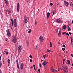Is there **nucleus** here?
Here are the masks:
<instances>
[{
  "instance_id": "nucleus-33",
  "label": "nucleus",
  "mask_w": 73,
  "mask_h": 73,
  "mask_svg": "<svg viewBox=\"0 0 73 73\" xmlns=\"http://www.w3.org/2000/svg\"><path fill=\"white\" fill-rule=\"evenodd\" d=\"M10 61V59H8L7 61L8 63H9V62Z\"/></svg>"
},
{
  "instance_id": "nucleus-28",
  "label": "nucleus",
  "mask_w": 73,
  "mask_h": 73,
  "mask_svg": "<svg viewBox=\"0 0 73 73\" xmlns=\"http://www.w3.org/2000/svg\"><path fill=\"white\" fill-rule=\"evenodd\" d=\"M43 56L44 57V59H45V57H46V55H43Z\"/></svg>"
},
{
  "instance_id": "nucleus-9",
  "label": "nucleus",
  "mask_w": 73,
  "mask_h": 73,
  "mask_svg": "<svg viewBox=\"0 0 73 73\" xmlns=\"http://www.w3.org/2000/svg\"><path fill=\"white\" fill-rule=\"evenodd\" d=\"M48 64V62H46V60L44 61L42 63V65L43 66H45V65H46V64Z\"/></svg>"
},
{
  "instance_id": "nucleus-58",
  "label": "nucleus",
  "mask_w": 73,
  "mask_h": 73,
  "mask_svg": "<svg viewBox=\"0 0 73 73\" xmlns=\"http://www.w3.org/2000/svg\"><path fill=\"white\" fill-rule=\"evenodd\" d=\"M9 13H11V11H9Z\"/></svg>"
},
{
  "instance_id": "nucleus-24",
  "label": "nucleus",
  "mask_w": 73,
  "mask_h": 73,
  "mask_svg": "<svg viewBox=\"0 0 73 73\" xmlns=\"http://www.w3.org/2000/svg\"><path fill=\"white\" fill-rule=\"evenodd\" d=\"M18 53H20L21 52V50L18 49Z\"/></svg>"
},
{
  "instance_id": "nucleus-52",
  "label": "nucleus",
  "mask_w": 73,
  "mask_h": 73,
  "mask_svg": "<svg viewBox=\"0 0 73 73\" xmlns=\"http://www.w3.org/2000/svg\"><path fill=\"white\" fill-rule=\"evenodd\" d=\"M1 59V56H0V60Z\"/></svg>"
},
{
  "instance_id": "nucleus-49",
  "label": "nucleus",
  "mask_w": 73,
  "mask_h": 73,
  "mask_svg": "<svg viewBox=\"0 0 73 73\" xmlns=\"http://www.w3.org/2000/svg\"><path fill=\"white\" fill-rule=\"evenodd\" d=\"M5 40H6L7 41H8V39H7V38Z\"/></svg>"
},
{
  "instance_id": "nucleus-38",
  "label": "nucleus",
  "mask_w": 73,
  "mask_h": 73,
  "mask_svg": "<svg viewBox=\"0 0 73 73\" xmlns=\"http://www.w3.org/2000/svg\"><path fill=\"white\" fill-rule=\"evenodd\" d=\"M2 65V64L1 63V62L0 63V68H1V66Z\"/></svg>"
},
{
  "instance_id": "nucleus-44",
  "label": "nucleus",
  "mask_w": 73,
  "mask_h": 73,
  "mask_svg": "<svg viewBox=\"0 0 73 73\" xmlns=\"http://www.w3.org/2000/svg\"><path fill=\"white\" fill-rule=\"evenodd\" d=\"M69 34L70 35H72V33H71V32H69Z\"/></svg>"
},
{
  "instance_id": "nucleus-7",
  "label": "nucleus",
  "mask_w": 73,
  "mask_h": 73,
  "mask_svg": "<svg viewBox=\"0 0 73 73\" xmlns=\"http://www.w3.org/2000/svg\"><path fill=\"white\" fill-rule=\"evenodd\" d=\"M39 40H40L41 42H42L44 40L43 37L41 36L40 37Z\"/></svg>"
},
{
  "instance_id": "nucleus-42",
  "label": "nucleus",
  "mask_w": 73,
  "mask_h": 73,
  "mask_svg": "<svg viewBox=\"0 0 73 73\" xmlns=\"http://www.w3.org/2000/svg\"><path fill=\"white\" fill-rule=\"evenodd\" d=\"M30 62H32V59H30Z\"/></svg>"
},
{
  "instance_id": "nucleus-31",
  "label": "nucleus",
  "mask_w": 73,
  "mask_h": 73,
  "mask_svg": "<svg viewBox=\"0 0 73 73\" xmlns=\"http://www.w3.org/2000/svg\"><path fill=\"white\" fill-rule=\"evenodd\" d=\"M39 66L40 68H42V66H41V63H40Z\"/></svg>"
},
{
  "instance_id": "nucleus-40",
  "label": "nucleus",
  "mask_w": 73,
  "mask_h": 73,
  "mask_svg": "<svg viewBox=\"0 0 73 73\" xmlns=\"http://www.w3.org/2000/svg\"><path fill=\"white\" fill-rule=\"evenodd\" d=\"M50 5H51V6H53V4H52V3H50Z\"/></svg>"
},
{
  "instance_id": "nucleus-15",
  "label": "nucleus",
  "mask_w": 73,
  "mask_h": 73,
  "mask_svg": "<svg viewBox=\"0 0 73 73\" xmlns=\"http://www.w3.org/2000/svg\"><path fill=\"white\" fill-rule=\"evenodd\" d=\"M56 11L55 10H54L53 11V15H55V14H56Z\"/></svg>"
},
{
  "instance_id": "nucleus-60",
  "label": "nucleus",
  "mask_w": 73,
  "mask_h": 73,
  "mask_svg": "<svg viewBox=\"0 0 73 73\" xmlns=\"http://www.w3.org/2000/svg\"><path fill=\"white\" fill-rule=\"evenodd\" d=\"M33 68V67H31V68Z\"/></svg>"
},
{
  "instance_id": "nucleus-35",
  "label": "nucleus",
  "mask_w": 73,
  "mask_h": 73,
  "mask_svg": "<svg viewBox=\"0 0 73 73\" xmlns=\"http://www.w3.org/2000/svg\"><path fill=\"white\" fill-rule=\"evenodd\" d=\"M62 34H63V35H64V34H66V32H64L63 33H62Z\"/></svg>"
},
{
  "instance_id": "nucleus-41",
  "label": "nucleus",
  "mask_w": 73,
  "mask_h": 73,
  "mask_svg": "<svg viewBox=\"0 0 73 73\" xmlns=\"http://www.w3.org/2000/svg\"><path fill=\"white\" fill-rule=\"evenodd\" d=\"M64 71L65 72V73H68V72L66 70H64Z\"/></svg>"
},
{
  "instance_id": "nucleus-22",
  "label": "nucleus",
  "mask_w": 73,
  "mask_h": 73,
  "mask_svg": "<svg viewBox=\"0 0 73 73\" xmlns=\"http://www.w3.org/2000/svg\"><path fill=\"white\" fill-rule=\"evenodd\" d=\"M35 49H36V50L37 49V45H35Z\"/></svg>"
},
{
  "instance_id": "nucleus-32",
  "label": "nucleus",
  "mask_w": 73,
  "mask_h": 73,
  "mask_svg": "<svg viewBox=\"0 0 73 73\" xmlns=\"http://www.w3.org/2000/svg\"><path fill=\"white\" fill-rule=\"evenodd\" d=\"M73 42V38H71V42L72 43Z\"/></svg>"
},
{
  "instance_id": "nucleus-61",
  "label": "nucleus",
  "mask_w": 73,
  "mask_h": 73,
  "mask_svg": "<svg viewBox=\"0 0 73 73\" xmlns=\"http://www.w3.org/2000/svg\"><path fill=\"white\" fill-rule=\"evenodd\" d=\"M58 44H60V42H58Z\"/></svg>"
},
{
  "instance_id": "nucleus-4",
  "label": "nucleus",
  "mask_w": 73,
  "mask_h": 73,
  "mask_svg": "<svg viewBox=\"0 0 73 73\" xmlns=\"http://www.w3.org/2000/svg\"><path fill=\"white\" fill-rule=\"evenodd\" d=\"M24 22L25 23H27L28 22V19H27V17L26 16H24Z\"/></svg>"
},
{
  "instance_id": "nucleus-12",
  "label": "nucleus",
  "mask_w": 73,
  "mask_h": 73,
  "mask_svg": "<svg viewBox=\"0 0 73 73\" xmlns=\"http://www.w3.org/2000/svg\"><path fill=\"white\" fill-rule=\"evenodd\" d=\"M50 13L49 12H48L47 14V19H49V16H50Z\"/></svg>"
},
{
  "instance_id": "nucleus-63",
  "label": "nucleus",
  "mask_w": 73,
  "mask_h": 73,
  "mask_svg": "<svg viewBox=\"0 0 73 73\" xmlns=\"http://www.w3.org/2000/svg\"><path fill=\"white\" fill-rule=\"evenodd\" d=\"M63 63H64V62L63 61Z\"/></svg>"
},
{
  "instance_id": "nucleus-43",
  "label": "nucleus",
  "mask_w": 73,
  "mask_h": 73,
  "mask_svg": "<svg viewBox=\"0 0 73 73\" xmlns=\"http://www.w3.org/2000/svg\"><path fill=\"white\" fill-rule=\"evenodd\" d=\"M69 30H71V29H70V28H69L68 29V31H69Z\"/></svg>"
},
{
  "instance_id": "nucleus-3",
  "label": "nucleus",
  "mask_w": 73,
  "mask_h": 73,
  "mask_svg": "<svg viewBox=\"0 0 73 73\" xmlns=\"http://www.w3.org/2000/svg\"><path fill=\"white\" fill-rule=\"evenodd\" d=\"M7 36L8 37H11V32L9 31H7Z\"/></svg>"
},
{
  "instance_id": "nucleus-13",
  "label": "nucleus",
  "mask_w": 73,
  "mask_h": 73,
  "mask_svg": "<svg viewBox=\"0 0 73 73\" xmlns=\"http://www.w3.org/2000/svg\"><path fill=\"white\" fill-rule=\"evenodd\" d=\"M5 3L6 5L8 4V0H4Z\"/></svg>"
},
{
  "instance_id": "nucleus-1",
  "label": "nucleus",
  "mask_w": 73,
  "mask_h": 73,
  "mask_svg": "<svg viewBox=\"0 0 73 73\" xmlns=\"http://www.w3.org/2000/svg\"><path fill=\"white\" fill-rule=\"evenodd\" d=\"M11 21L12 22V26L13 27V25H14L15 27H17V23H16V19H14L13 22V19H11Z\"/></svg>"
},
{
  "instance_id": "nucleus-18",
  "label": "nucleus",
  "mask_w": 73,
  "mask_h": 73,
  "mask_svg": "<svg viewBox=\"0 0 73 73\" xmlns=\"http://www.w3.org/2000/svg\"><path fill=\"white\" fill-rule=\"evenodd\" d=\"M61 35V32L60 31H59V33H58V35L59 36H60Z\"/></svg>"
},
{
  "instance_id": "nucleus-62",
  "label": "nucleus",
  "mask_w": 73,
  "mask_h": 73,
  "mask_svg": "<svg viewBox=\"0 0 73 73\" xmlns=\"http://www.w3.org/2000/svg\"><path fill=\"white\" fill-rule=\"evenodd\" d=\"M58 71H59V69H58Z\"/></svg>"
},
{
  "instance_id": "nucleus-45",
  "label": "nucleus",
  "mask_w": 73,
  "mask_h": 73,
  "mask_svg": "<svg viewBox=\"0 0 73 73\" xmlns=\"http://www.w3.org/2000/svg\"><path fill=\"white\" fill-rule=\"evenodd\" d=\"M6 54H8V52H7L6 53Z\"/></svg>"
},
{
  "instance_id": "nucleus-46",
  "label": "nucleus",
  "mask_w": 73,
  "mask_h": 73,
  "mask_svg": "<svg viewBox=\"0 0 73 73\" xmlns=\"http://www.w3.org/2000/svg\"><path fill=\"white\" fill-rule=\"evenodd\" d=\"M27 44L28 45H29V43L28 42H27Z\"/></svg>"
},
{
  "instance_id": "nucleus-36",
  "label": "nucleus",
  "mask_w": 73,
  "mask_h": 73,
  "mask_svg": "<svg viewBox=\"0 0 73 73\" xmlns=\"http://www.w3.org/2000/svg\"><path fill=\"white\" fill-rule=\"evenodd\" d=\"M66 35H67V36H69V33H66Z\"/></svg>"
},
{
  "instance_id": "nucleus-56",
  "label": "nucleus",
  "mask_w": 73,
  "mask_h": 73,
  "mask_svg": "<svg viewBox=\"0 0 73 73\" xmlns=\"http://www.w3.org/2000/svg\"><path fill=\"white\" fill-rule=\"evenodd\" d=\"M67 27L68 28H69V26H68Z\"/></svg>"
},
{
  "instance_id": "nucleus-53",
  "label": "nucleus",
  "mask_w": 73,
  "mask_h": 73,
  "mask_svg": "<svg viewBox=\"0 0 73 73\" xmlns=\"http://www.w3.org/2000/svg\"><path fill=\"white\" fill-rule=\"evenodd\" d=\"M41 61L42 62V61H43V60L42 59L41 60Z\"/></svg>"
},
{
  "instance_id": "nucleus-21",
  "label": "nucleus",
  "mask_w": 73,
  "mask_h": 73,
  "mask_svg": "<svg viewBox=\"0 0 73 73\" xmlns=\"http://www.w3.org/2000/svg\"><path fill=\"white\" fill-rule=\"evenodd\" d=\"M52 46V43L51 42H50V47L51 48Z\"/></svg>"
},
{
  "instance_id": "nucleus-5",
  "label": "nucleus",
  "mask_w": 73,
  "mask_h": 73,
  "mask_svg": "<svg viewBox=\"0 0 73 73\" xmlns=\"http://www.w3.org/2000/svg\"><path fill=\"white\" fill-rule=\"evenodd\" d=\"M64 4L65 6L67 7H68V5L69 4V3H68L66 2V1H64Z\"/></svg>"
},
{
  "instance_id": "nucleus-54",
  "label": "nucleus",
  "mask_w": 73,
  "mask_h": 73,
  "mask_svg": "<svg viewBox=\"0 0 73 73\" xmlns=\"http://www.w3.org/2000/svg\"><path fill=\"white\" fill-rule=\"evenodd\" d=\"M0 73H1V71L0 70Z\"/></svg>"
},
{
  "instance_id": "nucleus-59",
  "label": "nucleus",
  "mask_w": 73,
  "mask_h": 73,
  "mask_svg": "<svg viewBox=\"0 0 73 73\" xmlns=\"http://www.w3.org/2000/svg\"><path fill=\"white\" fill-rule=\"evenodd\" d=\"M64 63L62 64V65H64Z\"/></svg>"
},
{
  "instance_id": "nucleus-57",
  "label": "nucleus",
  "mask_w": 73,
  "mask_h": 73,
  "mask_svg": "<svg viewBox=\"0 0 73 73\" xmlns=\"http://www.w3.org/2000/svg\"><path fill=\"white\" fill-rule=\"evenodd\" d=\"M30 27V26H29V27H27V28H28V29H29V27Z\"/></svg>"
},
{
  "instance_id": "nucleus-8",
  "label": "nucleus",
  "mask_w": 73,
  "mask_h": 73,
  "mask_svg": "<svg viewBox=\"0 0 73 73\" xmlns=\"http://www.w3.org/2000/svg\"><path fill=\"white\" fill-rule=\"evenodd\" d=\"M20 68V69L21 70L23 69V68H24V64L23 63H22L21 64Z\"/></svg>"
},
{
  "instance_id": "nucleus-11",
  "label": "nucleus",
  "mask_w": 73,
  "mask_h": 73,
  "mask_svg": "<svg viewBox=\"0 0 73 73\" xmlns=\"http://www.w3.org/2000/svg\"><path fill=\"white\" fill-rule=\"evenodd\" d=\"M17 63V66L18 69H19V62H18V60H16Z\"/></svg>"
},
{
  "instance_id": "nucleus-30",
  "label": "nucleus",
  "mask_w": 73,
  "mask_h": 73,
  "mask_svg": "<svg viewBox=\"0 0 73 73\" xmlns=\"http://www.w3.org/2000/svg\"><path fill=\"white\" fill-rule=\"evenodd\" d=\"M58 31V29H56L55 30V31H56V32H57Z\"/></svg>"
},
{
  "instance_id": "nucleus-10",
  "label": "nucleus",
  "mask_w": 73,
  "mask_h": 73,
  "mask_svg": "<svg viewBox=\"0 0 73 73\" xmlns=\"http://www.w3.org/2000/svg\"><path fill=\"white\" fill-rule=\"evenodd\" d=\"M61 20L60 19H57V20L56 21V23H61L62 22L60 21Z\"/></svg>"
},
{
  "instance_id": "nucleus-64",
  "label": "nucleus",
  "mask_w": 73,
  "mask_h": 73,
  "mask_svg": "<svg viewBox=\"0 0 73 73\" xmlns=\"http://www.w3.org/2000/svg\"><path fill=\"white\" fill-rule=\"evenodd\" d=\"M72 66H73V64H72Z\"/></svg>"
},
{
  "instance_id": "nucleus-51",
  "label": "nucleus",
  "mask_w": 73,
  "mask_h": 73,
  "mask_svg": "<svg viewBox=\"0 0 73 73\" xmlns=\"http://www.w3.org/2000/svg\"><path fill=\"white\" fill-rule=\"evenodd\" d=\"M38 71L39 72H40V70L39 69L38 70Z\"/></svg>"
},
{
  "instance_id": "nucleus-6",
  "label": "nucleus",
  "mask_w": 73,
  "mask_h": 73,
  "mask_svg": "<svg viewBox=\"0 0 73 73\" xmlns=\"http://www.w3.org/2000/svg\"><path fill=\"white\" fill-rule=\"evenodd\" d=\"M17 11L18 12H19V10L20 9V5H19V3H18L17 4Z\"/></svg>"
},
{
  "instance_id": "nucleus-25",
  "label": "nucleus",
  "mask_w": 73,
  "mask_h": 73,
  "mask_svg": "<svg viewBox=\"0 0 73 73\" xmlns=\"http://www.w3.org/2000/svg\"><path fill=\"white\" fill-rule=\"evenodd\" d=\"M32 32V30L31 29H30V31L28 32V33H30Z\"/></svg>"
},
{
  "instance_id": "nucleus-2",
  "label": "nucleus",
  "mask_w": 73,
  "mask_h": 73,
  "mask_svg": "<svg viewBox=\"0 0 73 73\" xmlns=\"http://www.w3.org/2000/svg\"><path fill=\"white\" fill-rule=\"evenodd\" d=\"M17 41V39L16 38V36H13V42H14L15 44L16 43V41Z\"/></svg>"
},
{
  "instance_id": "nucleus-19",
  "label": "nucleus",
  "mask_w": 73,
  "mask_h": 73,
  "mask_svg": "<svg viewBox=\"0 0 73 73\" xmlns=\"http://www.w3.org/2000/svg\"><path fill=\"white\" fill-rule=\"evenodd\" d=\"M18 49L21 50V46H19L18 48Z\"/></svg>"
},
{
  "instance_id": "nucleus-47",
  "label": "nucleus",
  "mask_w": 73,
  "mask_h": 73,
  "mask_svg": "<svg viewBox=\"0 0 73 73\" xmlns=\"http://www.w3.org/2000/svg\"><path fill=\"white\" fill-rule=\"evenodd\" d=\"M71 57H73V54H71Z\"/></svg>"
},
{
  "instance_id": "nucleus-29",
  "label": "nucleus",
  "mask_w": 73,
  "mask_h": 73,
  "mask_svg": "<svg viewBox=\"0 0 73 73\" xmlns=\"http://www.w3.org/2000/svg\"><path fill=\"white\" fill-rule=\"evenodd\" d=\"M70 6H71V7H73V3H71Z\"/></svg>"
},
{
  "instance_id": "nucleus-26",
  "label": "nucleus",
  "mask_w": 73,
  "mask_h": 73,
  "mask_svg": "<svg viewBox=\"0 0 73 73\" xmlns=\"http://www.w3.org/2000/svg\"><path fill=\"white\" fill-rule=\"evenodd\" d=\"M33 67H34V70H36V67H35V65H33Z\"/></svg>"
},
{
  "instance_id": "nucleus-14",
  "label": "nucleus",
  "mask_w": 73,
  "mask_h": 73,
  "mask_svg": "<svg viewBox=\"0 0 73 73\" xmlns=\"http://www.w3.org/2000/svg\"><path fill=\"white\" fill-rule=\"evenodd\" d=\"M51 70L52 72H54V69H53V67H52L51 68Z\"/></svg>"
},
{
  "instance_id": "nucleus-20",
  "label": "nucleus",
  "mask_w": 73,
  "mask_h": 73,
  "mask_svg": "<svg viewBox=\"0 0 73 73\" xmlns=\"http://www.w3.org/2000/svg\"><path fill=\"white\" fill-rule=\"evenodd\" d=\"M57 72V70H54V71L53 72L55 73L56 72Z\"/></svg>"
},
{
  "instance_id": "nucleus-34",
  "label": "nucleus",
  "mask_w": 73,
  "mask_h": 73,
  "mask_svg": "<svg viewBox=\"0 0 73 73\" xmlns=\"http://www.w3.org/2000/svg\"><path fill=\"white\" fill-rule=\"evenodd\" d=\"M65 48H62V50H63V51H64V50H65Z\"/></svg>"
},
{
  "instance_id": "nucleus-55",
  "label": "nucleus",
  "mask_w": 73,
  "mask_h": 73,
  "mask_svg": "<svg viewBox=\"0 0 73 73\" xmlns=\"http://www.w3.org/2000/svg\"><path fill=\"white\" fill-rule=\"evenodd\" d=\"M66 53L67 54L68 53V51H66Z\"/></svg>"
},
{
  "instance_id": "nucleus-48",
  "label": "nucleus",
  "mask_w": 73,
  "mask_h": 73,
  "mask_svg": "<svg viewBox=\"0 0 73 73\" xmlns=\"http://www.w3.org/2000/svg\"><path fill=\"white\" fill-rule=\"evenodd\" d=\"M65 60H66L65 59H64L63 60V61L64 62L65 61Z\"/></svg>"
},
{
  "instance_id": "nucleus-50",
  "label": "nucleus",
  "mask_w": 73,
  "mask_h": 73,
  "mask_svg": "<svg viewBox=\"0 0 73 73\" xmlns=\"http://www.w3.org/2000/svg\"><path fill=\"white\" fill-rule=\"evenodd\" d=\"M66 70H68V67H66Z\"/></svg>"
},
{
  "instance_id": "nucleus-27",
  "label": "nucleus",
  "mask_w": 73,
  "mask_h": 73,
  "mask_svg": "<svg viewBox=\"0 0 73 73\" xmlns=\"http://www.w3.org/2000/svg\"><path fill=\"white\" fill-rule=\"evenodd\" d=\"M29 57H30V58H31L32 59L33 58V57H32V55H30V56H29Z\"/></svg>"
},
{
  "instance_id": "nucleus-16",
  "label": "nucleus",
  "mask_w": 73,
  "mask_h": 73,
  "mask_svg": "<svg viewBox=\"0 0 73 73\" xmlns=\"http://www.w3.org/2000/svg\"><path fill=\"white\" fill-rule=\"evenodd\" d=\"M66 29V25H65L63 26V29Z\"/></svg>"
},
{
  "instance_id": "nucleus-23",
  "label": "nucleus",
  "mask_w": 73,
  "mask_h": 73,
  "mask_svg": "<svg viewBox=\"0 0 73 73\" xmlns=\"http://www.w3.org/2000/svg\"><path fill=\"white\" fill-rule=\"evenodd\" d=\"M37 22H36V21H35V26L37 25Z\"/></svg>"
},
{
  "instance_id": "nucleus-37",
  "label": "nucleus",
  "mask_w": 73,
  "mask_h": 73,
  "mask_svg": "<svg viewBox=\"0 0 73 73\" xmlns=\"http://www.w3.org/2000/svg\"><path fill=\"white\" fill-rule=\"evenodd\" d=\"M62 47H63V48H65V45L64 44H63L62 45Z\"/></svg>"
},
{
  "instance_id": "nucleus-17",
  "label": "nucleus",
  "mask_w": 73,
  "mask_h": 73,
  "mask_svg": "<svg viewBox=\"0 0 73 73\" xmlns=\"http://www.w3.org/2000/svg\"><path fill=\"white\" fill-rule=\"evenodd\" d=\"M67 62H68V63L67 64H68V65H69L70 63V60H67Z\"/></svg>"
},
{
  "instance_id": "nucleus-39",
  "label": "nucleus",
  "mask_w": 73,
  "mask_h": 73,
  "mask_svg": "<svg viewBox=\"0 0 73 73\" xmlns=\"http://www.w3.org/2000/svg\"><path fill=\"white\" fill-rule=\"evenodd\" d=\"M47 52H50V51L49 50V49H47Z\"/></svg>"
}]
</instances>
